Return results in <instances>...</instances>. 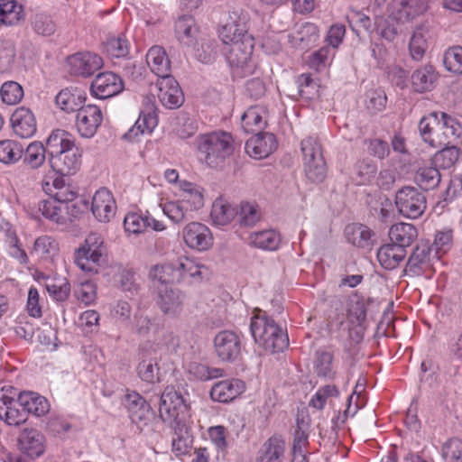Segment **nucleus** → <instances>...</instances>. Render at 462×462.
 I'll use <instances>...</instances> for the list:
<instances>
[{"label": "nucleus", "mask_w": 462, "mask_h": 462, "mask_svg": "<svg viewBox=\"0 0 462 462\" xmlns=\"http://www.w3.org/2000/svg\"><path fill=\"white\" fill-rule=\"evenodd\" d=\"M213 343L216 355L223 362L233 363L241 355L242 342L240 337L234 331L218 332L215 336Z\"/></svg>", "instance_id": "obj_11"}, {"label": "nucleus", "mask_w": 462, "mask_h": 462, "mask_svg": "<svg viewBox=\"0 0 462 462\" xmlns=\"http://www.w3.org/2000/svg\"><path fill=\"white\" fill-rule=\"evenodd\" d=\"M57 249L55 240L48 236L38 237L33 245V253L41 257L52 254Z\"/></svg>", "instance_id": "obj_63"}, {"label": "nucleus", "mask_w": 462, "mask_h": 462, "mask_svg": "<svg viewBox=\"0 0 462 462\" xmlns=\"http://www.w3.org/2000/svg\"><path fill=\"white\" fill-rule=\"evenodd\" d=\"M138 360L136 373L142 381L152 384L162 382L164 374L162 356L151 342L140 346Z\"/></svg>", "instance_id": "obj_6"}, {"label": "nucleus", "mask_w": 462, "mask_h": 462, "mask_svg": "<svg viewBox=\"0 0 462 462\" xmlns=\"http://www.w3.org/2000/svg\"><path fill=\"white\" fill-rule=\"evenodd\" d=\"M442 454L446 460L454 462L462 458V441L458 439L448 440L442 448Z\"/></svg>", "instance_id": "obj_64"}, {"label": "nucleus", "mask_w": 462, "mask_h": 462, "mask_svg": "<svg viewBox=\"0 0 462 462\" xmlns=\"http://www.w3.org/2000/svg\"><path fill=\"white\" fill-rule=\"evenodd\" d=\"M18 400L15 401L14 399V403L9 405L5 413L4 420L8 425H20L24 423L27 420V414L23 408H19Z\"/></svg>", "instance_id": "obj_62"}, {"label": "nucleus", "mask_w": 462, "mask_h": 462, "mask_svg": "<svg viewBox=\"0 0 462 462\" xmlns=\"http://www.w3.org/2000/svg\"><path fill=\"white\" fill-rule=\"evenodd\" d=\"M102 122V113L98 106H83L77 114V128L83 137H92Z\"/></svg>", "instance_id": "obj_19"}, {"label": "nucleus", "mask_w": 462, "mask_h": 462, "mask_svg": "<svg viewBox=\"0 0 462 462\" xmlns=\"http://www.w3.org/2000/svg\"><path fill=\"white\" fill-rule=\"evenodd\" d=\"M149 276L164 286L168 283H180V274L175 268V263H166L154 265L151 269Z\"/></svg>", "instance_id": "obj_36"}, {"label": "nucleus", "mask_w": 462, "mask_h": 462, "mask_svg": "<svg viewBox=\"0 0 462 462\" xmlns=\"http://www.w3.org/2000/svg\"><path fill=\"white\" fill-rule=\"evenodd\" d=\"M277 143L273 134L259 132L245 143L246 152L255 159L268 157L276 150Z\"/></svg>", "instance_id": "obj_20"}, {"label": "nucleus", "mask_w": 462, "mask_h": 462, "mask_svg": "<svg viewBox=\"0 0 462 462\" xmlns=\"http://www.w3.org/2000/svg\"><path fill=\"white\" fill-rule=\"evenodd\" d=\"M442 149L438 151L433 158L432 163L441 169H449L453 167L460 157V149L455 144L442 145Z\"/></svg>", "instance_id": "obj_39"}, {"label": "nucleus", "mask_w": 462, "mask_h": 462, "mask_svg": "<svg viewBox=\"0 0 462 462\" xmlns=\"http://www.w3.org/2000/svg\"><path fill=\"white\" fill-rule=\"evenodd\" d=\"M419 132L422 140L434 148L441 147V116L431 112L419 122Z\"/></svg>", "instance_id": "obj_17"}, {"label": "nucleus", "mask_w": 462, "mask_h": 462, "mask_svg": "<svg viewBox=\"0 0 462 462\" xmlns=\"http://www.w3.org/2000/svg\"><path fill=\"white\" fill-rule=\"evenodd\" d=\"M211 217L216 224L227 225L236 218V207L222 200H216L212 205Z\"/></svg>", "instance_id": "obj_46"}, {"label": "nucleus", "mask_w": 462, "mask_h": 462, "mask_svg": "<svg viewBox=\"0 0 462 462\" xmlns=\"http://www.w3.org/2000/svg\"><path fill=\"white\" fill-rule=\"evenodd\" d=\"M105 50L111 57H125L129 52V44L124 37H112L105 42Z\"/></svg>", "instance_id": "obj_56"}, {"label": "nucleus", "mask_w": 462, "mask_h": 462, "mask_svg": "<svg viewBox=\"0 0 462 462\" xmlns=\"http://www.w3.org/2000/svg\"><path fill=\"white\" fill-rule=\"evenodd\" d=\"M104 245L101 236L90 234L85 244L75 253V263L84 272L97 273V267L104 254Z\"/></svg>", "instance_id": "obj_8"}, {"label": "nucleus", "mask_w": 462, "mask_h": 462, "mask_svg": "<svg viewBox=\"0 0 462 462\" xmlns=\"http://www.w3.org/2000/svg\"><path fill=\"white\" fill-rule=\"evenodd\" d=\"M10 121L14 133L21 138H30L36 133L35 116L31 109L25 106L16 108L11 116Z\"/></svg>", "instance_id": "obj_18"}, {"label": "nucleus", "mask_w": 462, "mask_h": 462, "mask_svg": "<svg viewBox=\"0 0 462 462\" xmlns=\"http://www.w3.org/2000/svg\"><path fill=\"white\" fill-rule=\"evenodd\" d=\"M338 390L335 385H325L319 388L310 401V406L322 410L328 397L337 396Z\"/></svg>", "instance_id": "obj_61"}, {"label": "nucleus", "mask_w": 462, "mask_h": 462, "mask_svg": "<svg viewBox=\"0 0 462 462\" xmlns=\"http://www.w3.org/2000/svg\"><path fill=\"white\" fill-rule=\"evenodd\" d=\"M91 211L100 222H109L116 213V202L112 193L106 188L98 189L93 196Z\"/></svg>", "instance_id": "obj_21"}, {"label": "nucleus", "mask_w": 462, "mask_h": 462, "mask_svg": "<svg viewBox=\"0 0 462 462\" xmlns=\"http://www.w3.org/2000/svg\"><path fill=\"white\" fill-rule=\"evenodd\" d=\"M162 210L174 223H180L184 220L188 207L184 206L181 201H169L163 205Z\"/></svg>", "instance_id": "obj_60"}, {"label": "nucleus", "mask_w": 462, "mask_h": 462, "mask_svg": "<svg viewBox=\"0 0 462 462\" xmlns=\"http://www.w3.org/2000/svg\"><path fill=\"white\" fill-rule=\"evenodd\" d=\"M265 112L258 106L249 107L242 116V126L246 133L263 132L266 125V120L263 114Z\"/></svg>", "instance_id": "obj_37"}, {"label": "nucleus", "mask_w": 462, "mask_h": 462, "mask_svg": "<svg viewBox=\"0 0 462 462\" xmlns=\"http://www.w3.org/2000/svg\"><path fill=\"white\" fill-rule=\"evenodd\" d=\"M439 75L431 65H424L411 74V86L415 92L431 91L438 80Z\"/></svg>", "instance_id": "obj_25"}, {"label": "nucleus", "mask_w": 462, "mask_h": 462, "mask_svg": "<svg viewBox=\"0 0 462 462\" xmlns=\"http://www.w3.org/2000/svg\"><path fill=\"white\" fill-rule=\"evenodd\" d=\"M300 148L307 178L313 182H322L327 175V164L320 143L310 136L301 141Z\"/></svg>", "instance_id": "obj_7"}, {"label": "nucleus", "mask_w": 462, "mask_h": 462, "mask_svg": "<svg viewBox=\"0 0 462 462\" xmlns=\"http://www.w3.org/2000/svg\"><path fill=\"white\" fill-rule=\"evenodd\" d=\"M284 452V441L281 437H271L259 451L257 462H278Z\"/></svg>", "instance_id": "obj_38"}, {"label": "nucleus", "mask_w": 462, "mask_h": 462, "mask_svg": "<svg viewBox=\"0 0 462 462\" xmlns=\"http://www.w3.org/2000/svg\"><path fill=\"white\" fill-rule=\"evenodd\" d=\"M333 358L331 352L322 349L316 351L314 367L318 376L324 378H332L334 376Z\"/></svg>", "instance_id": "obj_48"}, {"label": "nucleus", "mask_w": 462, "mask_h": 462, "mask_svg": "<svg viewBox=\"0 0 462 462\" xmlns=\"http://www.w3.org/2000/svg\"><path fill=\"white\" fill-rule=\"evenodd\" d=\"M146 60L152 71L159 79L169 77L171 75V61L169 60L165 51L160 46L152 47L146 55Z\"/></svg>", "instance_id": "obj_27"}, {"label": "nucleus", "mask_w": 462, "mask_h": 462, "mask_svg": "<svg viewBox=\"0 0 462 462\" xmlns=\"http://www.w3.org/2000/svg\"><path fill=\"white\" fill-rule=\"evenodd\" d=\"M68 72L72 76L88 78L103 66L102 58L93 52H77L67 58Z\"/></svg>", "instance_id": "obj_10"}, {"label": "nucleus", "mask_w": 462, "mask_h": 462, "mask_svg": "<svg viewBox=\"0 0 462 462\" xmlns=\"http://www.w3.org/2000/svg\"><path fill=\"white\" fill-rule=\"evenodd\" d=\"M441 175L439 168L435 165L432 167L420 168L414 176L415 182L424 190H430L437 188L440 182Z\"/></svg>", "instance_id": "obj_41"}, {"label": "nucleus", "mask_w": 462, "mask_h": 462, "mask_svg": "<svg viewBox=\"0 0 462 462\" xmlns=\"http://www.w3.org/2000/svg\"><path fill=\"white\" fill-rule=\"evenodd\" d=\"M156 86L158 88V98L166 108L175 109L180 107L184 96L177 80L172 77L159 79Z\"/></svg>", "instance_id": "obj_15"}, {"label": "nucleus", "mask_w": 462, "mask_h": 462, "mask_svg": "<svg viewBox=\"0 0 462 462\" xmlns=\"http://www.w3.org/2000/svg\"><path fill=\"white\" fill-rule=\"evenodd\" d=\"M431 252L432 247H430L427 244L417 245L408 259L405 272L411 273L412 275H420L424 266L429 263Z\"/></svg>", "instance_id": "obj_31"}, {"label": "nucleus", "mask_w": 462, "mask_h": 462, "mask_svg": "<svg viewBox=\"0 0 462 462\" xmlns=\"http://www.w3.org/2000/svg\"><path fill=\"white\" fill-rule=\"evenodd\" d=\"M23 17V7L15 0H0V24L14 25Z\"/></svg>", "instance_id": "obj_42"}, {"label": "nucleus", "mask_w": 462, "mask_h": 462, "mask_svg": "<svg viewBox=\"0 0 462 462\" xmlns=\"http://www.w3.org/2000/svg\"><path fill=\"white\" fill-rule=\"evenodd\" d=\"M182 189V204L186 207L189 206L190 210H197L203 207L204 198L201 190L191 182H183L180 185Z\"/></svg>", "instance_id": "obj_44"}, {"label": "nucleus", "mask_w": 462, "mask_h": 462, "mask_svg": "<svg viewBox=\"0 0 462 462\" xmlns=\"http://www.w3.org/2000/svg\"><path fill=\"white\" fill-rule=\"evenodd\" d=\"M250 330L255 343L271 353L282 352L289 346L287 333L270 317L252 318Z\"/></svg>", "instance_id": "obj_4"}, {"label": "nucleus", "mask_w": 462, "mask_h": 462, "mask_svg": "<svg viewBox=\"0 0 462 462\" xmlns=\"http://www.w3.org/2000/svg\"><path fill=\"white\" fill-rule=\"evenodd\" d=\"M406 250L394 244L382 245L377 251V259L384 269L393 270L403 260Z\"/></svg>", "instance_id": "obj_32"}, {"label": "nucleus", "mask_w": 462, "mask_h": 462, "mask_svg": "<svg viewBox=\"0 0 462 462\" xmlns=\"http://www.w3.org/2000/svg\"><path fill=\"white\" fill-rule=\"evenodd\" d=\"M416 227L408 223H398L393 225L389 231V237L393 244L402 249L410 246L417 238Z\"/></svg>", "instance_id": "obj_29"}, {"label": "nucleus", "mask_w": 462, "mask_h": 462, "mask_svg": "<svg viewBox=\"0 0 462 462\" xmlns=\"http://www.w3.org/2000/svg\"><path fill=\"white\" fill-rule=\"evenodd\" d=\"M281 242L280 236L274 230H263L251 236V243L258 248L275 250Z\"/></svg>", "instance_id": "obj_49"}, {"label": "nucleus", "mask_w": 462, "mask_h": 462, "mask_svg": "<svg viewBox=\"0 0 462 462\" xmlns=\"http://www.w3.org/2000/svg\"><path fill=\"white\" fill-rule=\"evenodd\" d=\"M18 404L23 408L26 414L32 413L38 417L49 411V402L46 398L33 392H23L18 394Z\"/></svg>", "instance_id": "obj_26"}, {"label": "nucleus", "mask_w": 462, "mask_h": 462, "mask_svg": "<svg viewBox=\"0 0 462 462\" xmlns=\"http://www.w3.org/2000/svg\"><path fill=\"white\" fill-rule=\"evenodd\" d=\"M441 116V146L451 144L461 134V125L457 120L445 112H439Z\"/></svg>", "instance_id": "obj_40"}, {"label": "nucleus", "mask_w": 462, "mask_h": 462, "mask_svg": "<svg viewBox=\"0 0 462 462\" xmlns=\"http://www.w3.org/2000/svg\"><path fill=\"white\" fill-rule=\"evenodd\" d=\"M185 300L186 294L179 289L168 285L158 288L157 305L169 317L175 318L180 314Z\"/></svg>", "instance_id": "obj_13"}, {"label": "nucleus", "mask_w": 462, "mask_h": 462, "mask_svg": "<svg viewBox=\"0 0 462 462\" xmlns=\"http://www.w3.org/2000/svg\"><path fill=\"white\" fill-rule=\"evenodd\" d=\"M183 239L189 247L199 251L208 250L212 245L210 230L198 222H191L184 227Z\"/></svg>", "instance_id": "obj_16"}, {"label": "nucleus", "mask_w": 462, "mask_h": 462, "mask_svg": "<svg viewBox=\"0 0 462 462\" xmlns=\"http://www.w3.org/2000/svg\"><path fill=\"white\" fill-rule=\"evenodd\" d=\"M199 160L210 168L221 167L234 151V139L230 133L215 131L199 135L194 142Z\"/></svg>", "instance_id": "obj_3"}, {"label": "nucleus", "mask_w": 462, "mask_h": 462, "mask_svg": "<svg viewBox=\"0 0 462 462\" xmlns=\"http://www.w3.org/2000/svg\"><path fill=\"white\" fill-rule=\"evenodd\" d=\"M190 375L200 381H208L224 376L225 371L221 368L209 367L198 362H191L188 366Z\"/></svg>", "instance_id": "obj_50"}, {"label": "nucleus", "mask_w": 462, "mask_h": 462, "mask_svg": "<svg viewBox=\"0 0 462 462\" xmlns=\"http://www.w3.org/2000/svg\"><path fill=\"white\" fill-rule=\"evenodd\" d=\"M443 63L447 70L462 74V46L448 48L444 53Z\"/></svg>", "instance_id": "obj_55"}, {"label": "nucleus", "mask_w": 462, "mask_h": 462, "mask_svg": "<svg viewBox=\"0 0 462 462\" xmlns=\"http://www.w3.org/2000/svg\"><path fill=\"white\" fill-rule=\"evenodd\" d=\"M86 100V93L79 88H68L60 91L56 96V105L65 112L80 110Z\"/></svg>", "instance_id": "obj_24"}, {"label": "nucleus", "mask_w": 462, "mask_h": 462, "mask_svg": "<svg viewBox=\"0 0 462 462\" xmlns=\"http://www.w3.org/2000/svg\"><path fill=\"white\" fill-rule=\"evenodd\" d=\"M2 101L7 105H15L23 97L22 86L15 81L5 82L0 89Z\"/></svg>", "instance_id": "obj_54"}, {"label": "nucleus", "mask_w": 462, "mask_h": 462, "mask_svg": "<svg viewBox=\"0 0 462 462\" xmlns=\"http://www.w3.org/2000/svg\"><path fill=\"white\" fill-rule=\"evenodd\" d=\"M229 20L220 33L224 44L222 51L234 73L241 77L252 74L254 69L251 59L254 39L248 32V14L232 12Z\"/></svg>", "instance_id": "obj_1"}, {"label": "nucleus", "mask_w": 462, "mask_h": 462, "mask_svg": "<svg viewBox=\"0 0 462 462\" xmlns=\"http://www.w3.org/2000/svg\"><path fill=\"white\" fill-rule=\"evenodd\" d=\"M39 210L46 218L60 222V213L63 211V208L51 197L39 202Z\"/></svg>", "instance_id": "obj_59"}, {"label": "nucleus", "mask_w": 462, "mask_h": 462, "mask_svg": "<svg viewBox=\"0 0 462 462\" xmlns=\"http://www.w3.org/2000/svg\"><path fill=\"white\" fill-rule=\"evenodd\" d=\"M54 192L51 193V197L57 201L62 208L64 204L72 202L77 199V192L71 189L69 185H65L62 179H55L53 180Z\"/></svg>", "instance_id": "obj_51"}, {"label": "nucleus", "mask_w": 462, "mask_h": 462, "mask_svg": "<svg viewBox=\"0 0 462 462\" xmlns=\"http://www.w3.org/2000/svg\"><path fill=\"white\" fill-rule=\"evenodd\" d=\"M427 42L420 29L416 30L409 43V50L414 60H420L425 53Z\"/></svg>", "instance_id": "obj_58"}, {"label": "nucleus", "mask_w": 462, "mask_h": 462, "mask_svg": "<svg viewBox=\"0 0 462 462\" xmlns=\"http://www.w3.org/2000/svg\"><path fill=\"white\" fill-rule=\"evenodd\" d=\"M23 145L14 140L0 141V162L5 164L15 163L22 159Z\"/></svg>", "instance_id": "obj_45"}, {"label": "nucleus", "mask_w": 462, "mask_h": 462, "mask_svg": "<svg viewBox=\"0 0 462 462\" xmlns=\"http://www.w3.org/2000/svg\"><path fill=\"white\" fill-rule=\"evenodd\" d=\"M90 89L95 97L106 99L123 91L124 81L114 72H102L97 74L92 81Z\"/></svg>", "instance_id": "obj_14"}, {"label": "nucleus", "mask_w": 462, "mask_h": 462, "mask_svg": "<svg viewBox=\"0 0 462 462\" xmlns=\"http://www.w3.org/2000/svg\"><path fill=\"white\" fill-rule=\"evenodd\" d=\"M174 430L172 451L176 456L185 455L192 448L193 438L185 422L171 424Z\"/></svg>", "instance_id": "obj_30"}, {"label": "nucleus", "mask_w": 462, "mask_h": 462, "mask_svg": "<svg viewBox=\"0 0 462 462\" xmlns=\"http://www.w3.org/2000/svg\"><path fill=\"white\" fill-rule=\"evenodd\" d=\"M262 213L254 202L242 201L236 208V220L241 226L252 227L260 221Z\"/></svg>", "instance_id": "obj_35"}, {"label": "nucleus", "mask_w": 462, "mask_h": 462, "mask_svg": "<svg viewBox=\"0 0 462 462\" xmlns=\"http://www.w3.org/2000/svg\"><path fill=\"white\" fill-rule=\"evenodd\" d=\"M18 443L22 452L32 458L39 457L45 451V438L35 429H24L18 438Z\"/></svg>", "instance_id": "obj_22"}, {"label": "nucleus", "mask_w": 462, "mask_h": 462, "mask_svg": "<svg viewBox=\"0 0 462 462\" xmlns=\"http://www.w3.org/2000/svg\"><path fill=\"white\" fill-rule=\"evenodd\" d=\"M395 205L404 217L416 219L424 213L427 201L425 195L417 188L404 186L396 192Z\"/></svg>", "instance_id": "obj_9"}, {"label": "nucleus", "mask_w": 462, "mask_h": 462, "mask_svg": "<svg viewBox=\"0 0 462 462\" xmlns=\"http://www.w3.org/2000/svg\"><path fill=\"white\" fill-rule=\"evenodd\" d=\"M151 226L150 216L143 217L138 213H128L124 219V226L126 232L140 234Z\"/></svg>", "instance_id": "obj_52"}, {"label": "nucleus", "mask_w": 462, "mask_h": 462, "mask_svg": "<svg viewBox=\"0 0 462 462\" xmlns=\"http://www.w3.org/2000/svg\"><path fill=\"white\" fill-rule=\"evenodd\" d=\"M47 154L53 171L60 176L75 174L81 164V151L68 132L56 129L47 138Z\"/></svg>", "instance_id": "obj_2"}, {"label": "nucleus", "mask_w": 462, "mask_h": 462, "mask_svg": "<svg viewBox=\"0 0 462 462\" xmlns=\"http://www.w3.org/2000/svg\"><path fill=\"white\" fill-rule=\"evenodd\" d=\"M428 0H392L387 13L396 22L405 23L425 13Z\"/></svg>", "instance_id": "obj_12"}, {"label": "nucleus", "mask_w": 462, "mask_h": 462, "mask_svg": "<svg viewBox=\"0 0 462 462\" xmlns=\"http://www.w3.org/2000/svg\"><path fill=\"white\" fill-rule=\"evenodd\" d=\"M195 56L203 63L212 62L217 56V42L210 39L202 40L195 49Z\"/></svg>", "instance_id": "obj_57"}, {"label": "nucleus", "mask_w": 462, "mask_h": 462, "mask_svg": "<svg viewBox=\"0 0 462 462\" xmlns=\"http://www.w3.org/2000/svg\"><path fill=\"white\" fill-rule=\"evenodd\" d=\"M46 154L47 143L44 146L41 142H32L23 150V162L32 169H38L44 163Z\"/></svg>", "instance_id": "obj_43"}, {"label": "nucleus", "mask_w": 462, "mask_h": 462, "mask_svg": "<svg viewBox=\"0 0 462 462\" xmlns=\"http://www.w3.org/2000/svg\"><path fill=\"white\" fill-rule=\"evenodd\" d=\"M38 281L43 280L49 294L57 301H65L70 293V284L66 278L47 277L43 273L38 275Z\"/></svg>", "instance_id": "obj_33"}, {"label": "nucleus", "mask_w": 462, "mask_h": 462, "mask_svg": "<svg viewBox=\"0 0 462 462\" xmlns=\"http://www.w3.org/2000/svg\"><path fill=\"white\" fill-rule=\"evenodd\" d=\"M187 394H182L173 386H167L160 396L159 414L164 422L176 424L185 422L189 416Z\"/></svg>", "instance_id": "obj_5"}, {"label": "nucleus", "mask_w": 462, "mask_h": 462, "mask_svg": "<svg viewBox=\"0 0 462 462\" xmlns=\"http://www.w3.org/2000/svg\"><path fill=\"white\" fill-rule=\"evenodd\" d=\"M346 240L354 246L359 248H369L373 245L374 233L366 226L362 224H351L345 229Z\"/></svg>", "instance_id": "obj_28"}, {"label": "nucleus", "mask_w": 462, "mask_h": 462, "mask_svg": "<svg viewBox=\"0 0 462 462\" xmlns=\"http://www.w3.org/2000/svg\"><path fill=\"white\" fill-rule=\"evenodd\" d=\"M175 34L180 42L192 45L198 34L194 18L191 15L180 16L175 23Z\"/></svg>", "instance_id": "obj_34"}, {"label": "nucleus", "mask_w": 462, "mask_h": 462, "mask_svg": "<svg viewBox=\"0 0 462 462\" xmlns=\"http://www.w3.org/2000/svg\"><path fill=\"white\" fill-rule=\"evenodd\" d=\"M16 51L14 41L0 38V73H7L12 70Z\"/></svg>", "instance_id": "obj_47"}, {"label": "nucleus", "mask_w": 462, "mask_h": 462, "mask_svg": "<svg viewBox=\"0 0 462 462\" xmlns=\"http://www.w3.org/2000/svg\"><path fill=\"white\" fill-rule=\"evenodd\" d=\"M245 389L241 380H224L216 383L210 390V397L215 402H228L240 395Z\"/></svg>", "instance_id": "obj_23"}, {"label": "nucleus", "mask_w": 462, "mask_h": 462, "mask_svg": "<svg viewBox=\"0 0 462 462\" xmlns=\"http://www.w3.org/2000/svg\"><path fill=\"white\" fill-rule=\"evenodd\" d=\"M377 171L376 165L370 160H362L355 165L356 181L359 185L370 182Z\"/></svg>", "instance_id": "obj_53"}]
</instances>
